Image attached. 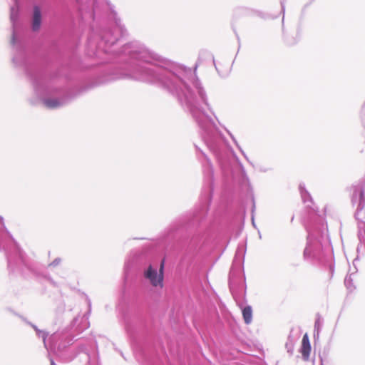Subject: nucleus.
Masks as SVG:
<instances>
[{
    "instance_id": "obj_4",
    "label": "nucleus",
    "mask_w": 365,
    "mask_h": 365,
    "mask_svg": "<svg viewBox=\"0 0 365 365\" xmlns=\"http://www.w3.org/2000/svg\"><path fill=\"white\" fill-rule=\"evenodd\" d=\"M242 317L245 323L249 324L252 320V309L250 306H247L242 309Z\"/></svg>"
},
{
    "instance_id": "obj_1",
    "label": "nucleus",
    "mask_w": 365,
    "mask_h": 365,
    "mask_svg": "<svg viewBox=\"0 0 365 365\" xmlns=\"http://www.w3.org/2000/svg\"><path fill=\"white\" fill-rule=\"evenodd\" d=\"M164 262L160 264L159 271L156 268H153L152 265H149L147 269L144 271V277L149 281L150 284L155 287H163V274Z\"/></svg>"
},
{
    "instance_id": "obj_7",
    "label": "nucleus",
    "mask_w": 365,
    "mask_h": 365,
    "mask_svg": "<svg viewBox=\"0 0 365 365\" xmlns=\"http://www.w3.org/2000/svg\"><path fill=\"white\" fill-rule=\"evenodd\" d=\"M51 365H56V364H55V363L53 361H51Z\"/></svg>"
},
{
    "instance_id": "obj_5",
    "label": "nucleus",
    "mask_w": 365,
    "mask_h": 365,
    "mask_svg": "<svg viewBox=\"0 0 365 365\" xmlns=\"http://www.w3.org/2000/svg\"><path fill=\"white\" fill-rule=\"evenodd\" d=\"M44 103L48 108H55L58 105V101L56 100H47Z\"/></svg>"
},
{
    "instance_id": "obj_2",
    "label": "nucleus",
    "mask_w": 365,
    "mask_h": 365,
    "mask_svg": "<svg viewBox=\"0 0 365 365\" xmlns=\"http://www.w3.org/2000/svg\"><path fill=\"white\" fill-rule=\"evenodd\" d=\"M41 11L39 6H34L33 9V15L31 21V27L34 31H37L40 29L41 25Z\"/></svg>"
},
{
    "instance_id": "obj_6",
    "label": "nucleus",
    "mask_w": 365,
    "mask_h": 365,
    "mask_svg": "<svg viewBox=\"0 0 365 365\" xmlns=\"http://www.w3.org/2000/svg\"><path fill=\"white\" fill-rule=\"evenodd\" d=\"M364 190H361L360 194H359L361 201L364 200Z\"/></svg>"
},
{
    "instance_id": "obj_3",
    "label": "nucleus",
    "mask_w": 365,
    "mask_h": 365,
    "mask_svg": "<svg viewBox=\"0 0 365 365\" xmlns=\"http://www.w3.org/2000/svg\"><path fill=\"white\" fill-rule=\"evenodd\" d=\"M300 352L302 355L303 359L305 361H307L309 358L311 352V344L309 342L308 334L307 333L304 334L302 337Z\"/></svg>"
}]
</instances>
